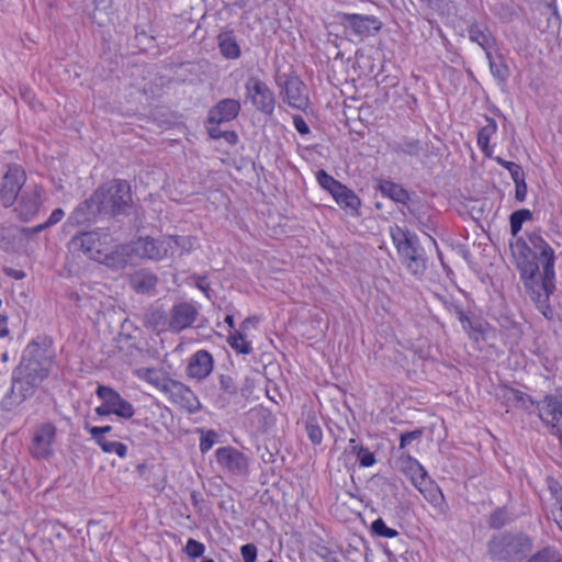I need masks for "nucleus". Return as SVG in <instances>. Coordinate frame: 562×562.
I'll return each mask as SVG.
<instances>
[{
  "label": "nucleus",
  "instance_id": "40",
  "mask_svg": "<svg viewBox=\"0 0 562 562\" xmlns=\"http://www.w3.org/2000/svg\"><path fill=\"white\" fill-rule=\"evenodd\" d=\"M352 452L356 456L358 462L363 468H369L375 464L376 459L372 451L369 448L363 446H353Z\"/></svg>",
  "mask_w": 562,
  "mask_h": 562
},
{
  "label": "nucleus",
  "instance_id": "8",
  "mask_svg": "<svg viewBox=\"0 0 562 562\" xmlns=\"http://www.w3.org/2000/svg\"><path fill=\"white\" fill-rule=\"evenodd\" d=\"M95 394L102 401V403L94 408L99 417L115 415L123 419H130L134 416L135 411L132 403L122 397L113 387L99 385L95 390Z\"/></svg>",
  "mask_w": 562,
  "mask_h": 562
},
{
  "label": "nucleus",
  "instance_id": "34",
  "mask_svg": "<svg viewBox=\"0 0 562 562\" xmlns=\"http://www.w3.org/2000/svg\"><path fill=\"white\" fill-rule=\"evenodd\" d=\"M145 416H144V425L146 427L157 428V416H162L164 413H169L167 406L162 405L158 401H154L148 405L143 407Z\"/></svg>",
  "mask_w": 562,
  "mask_h": 562
},
{
  "label": "nucleus",
  "instance_id": "28",
  "mask_svg": "<svg viewBox=\"0 0 562 562\" xmlns=\"http://www.w3.org/2000/svg\"><path fill=\"white\" fill-rule=\"evenodd\" d=\"M167 243L169 246V255H173L178 251L179 255L182 256L190 254L199 247V241L196 237L193 236L168 235Z\"/></svg>",
  "mask_w": 562,
  "mask_h": 562
},
{
  "label": "nucleus",
  "instance_id": "50",
  "mask_svg": "<svg viewBox=\"0 0 562 562\" xmlns=\"http://www.w3.org/2000/svg\"><path fill=\"white\" fill-rule=\"evenodd\" d=\"M240 554L244 562H256L258 550L254 543H247L241 546Z\"/></svg>",
  "mask_w": 562,
  "mask_h": 562
},
{
  "label": "nucleus",
  "instance_id": "58",
  "mask_svg": "<svg viewBox=\"0 0 562 562\" xmlns=\"http://www.w3.org/2000/svg\"><path fill=\"white\" fill-rule=\"evenodd\" d=\"M420 3H424L428 7H432L435 4V2H437L438 0H418Z\"/></svg>",
  "mask_w": 562,
  "mask_h": 562
},
{
  "label": "nucleus",
  "instance_id": "2",
  "mask_svg": "<svg viewBox=\"0 0 562 562\" xmlns=\"http://www.w3.org/2000/svg\"><path fill=\"white\" fill-rule=\"evenodd\" d=\"M68 247L69 250L81 251L89 259L113 270L125 268L130 260V246L114 245L112 235L101 229L76 234L70 239Z\"/></svg>",
  "mask_w": 562,
  "mask_h": 562
},
{
  "label": "nucleus",
  "instance_id": "24",
  "mask_svg": "<svg viewBox=\"0 0 562 562\" xmlns=\"http://www.w3.org/2000/svg\"><path fill=\"white\" fill-rule=\"evenodd\" d=\"M136 375L161 393L165 392L169 383L173 380L166 371L158 368H140L136 371Z\"/></svg>",
  "mask_w": 562,
  "mask_h": 562
},
{
  "label": "nucleus",
  "instance_id": "45",
  "mask_svg": "<svg viewBox=\"0 0 562 562\" xmlns=\"http://www.w3.org/2000/svg\"><path fill=\"white\" fill-rule=\"evenodd\" d=\"M305 430L313 445H321L323 440V430L314 419L306 420Z\"/></svg>",
  "mask_w": 562,
  "mask_h": 562
},
{
  "label": "nucleus",
  "instance_id": "14",
  "mask_svg": "<svg viewBox=\"0 0 562 562\" xmlns=\"http://www.w3.org/2000/svg\"><path fill=\"white\" fill-rule=\"evenodd\" d=\"M246 95L262 113L272 114L276 106L273 92L260 78L251 76L245 85Z\"/></svg>",
  "mask_w": 562,
  "mask_h": 562
},
{
  "label": "nucleus",
  "instance_id": "46",
  "mask_svg": "<svg viewBox=\"0 0 562 562\" xmlns=\"http://www.w3.org/2000/svg\"><path fill=\"white\" fill-rule=\"evenodd\" d=\"M217 440V434L214 430L202 431L200 438V451L204 454L209 452Z\"/></svg>",
  "mask_w": 562,
  "mask_h": 562
},
{
  "label": "nucleus",
  "instance_id": "38",
  "mask_svg": "<svg viewBox=\"0 0 562 562\" xmlns=\"http://www.w3.org/2000/svg\"><path fill=\"white\" fill-rule=\"evenodd\" d=\"M64 216H65L64 210L60 207H57L50 213V215L44 223H42L37 226H34L32 228H23L22 231L24 233H32V234L40 233V232L59 223L64 218Z\"/></svg>",
  "mask_w": 562,
  "mask_h": 562
},
{
  "label": "nucleus",
  "instance_id": "20",
  "mask_svg": "<svg viewBox=\"0 0 562 562\" xmlns=\"http://www.w3.org/2000/svg\"><path fill=\"white\" fill-rule=\"evenodd\" d=\"M85 429L104 453L116 454L121 459L126 458L128 452L127 446L120 441L109 440L105 437V434L113 429L111 425L90 426L87 424Z\"/></svg>",
  "mask_w": 562,
  "mask_h": 562
},
{
  "label": "nucleus",
  "instance_id": "16",
  "mask_svg": "<svg viewBox=\"0 0 562 562\" xmlns=\"http://www.w3.org/2000/svg\"><path fill=\"white\" fill-rule=\"evenodd\" d=\"M200 307L195 302H180L170 311L169 331L180 333L191 327L198 319Z\"/></svg>",
  "mask_w": 562,
  "mask_h": 562
},
{
  "label": "nucleus",
  "instance_id": "4",
  "mask_svg": "<svg viewBox=\"0 0 562 562\" xmlns=\"http://www.w3.org/2000/svg\"><path fill=\"white\" fill-rule=\"evenodd\" d=\"M532 549L533 539L522 531L499 532L487 542V553L497 562H521Z\"/></svg>",
  "mask_w": 562,
  "mask_h": 562
},
{
  "label": "nucleus",
  "instance_id": "52",
  "mask_svg": "<svg viewBox=\"0 0 562 562\" xmlns=\"http://www.w3.org/2000/svg\"><path fill=\"white\" fill-rule=\"evenodd\" d=\"M293 125L299 134L306 135L310 133V126L301 115L293 116Z\"/></svg>",
  "mask_w": 562,
  "mask_h": 562
},
{
  "label": "nucleus",
  "instance_id": "30",
  "mask_svg": "<svg viewBox=\"0 0 562 562\" xmlns=\"http://www.w3.org/2000/svg\"><path fill=\"white\" fill-rule=\"evenodd\" d=\"M170 318L161 308H151L145 316V325L155 331H169Z\"/></svg>",
  "mask_w": 562,
  "mask_h": 562
},
{
  "label": "nucleus",
  "instance_id": "64",
  "mask_svg": "<svg viewBox=\"0 0 562 562\" xmlns=\"http://www.w3.org/2000/svg\"><path fill=\"white\" fill-rule=\"evenodd\" d=\"M191 497H192L194 501H196V494H195V493H192V494H191Z\"/></svg>",
  "mask_w": 562,
  "mask_h": 562
},
{
  "label": "nucleus",
  "instance_id": "49",
  "mask_svg": "<svg viewBox=\"0 0 562 562\" xmlns=\"http://www.w3.org/2000/svg\"><path fill=\"white\" fill-rule=\"evenodd\" d=\"M488 60H490V69H491L492 75L495 78H497L498 80L505 81L508 77V67L503 63L497 64V63L493 61L492 57L488 58Z\"/></svg>",
  "mask_w": 562,
  "mask_h": 562
},
{
  "label": "nucleus",
  "instance_id": "10",
  "mask_svg": "<svg viewBox=\"0 0 562 562\" xmlns=\"http://www.w3.org/2000/svg\"><path fill=\"white\" fill-rule=\"evenodd\" d=\"M539 419L562 441V397L546 395L537 403Z\"/></svg>",
  "mask_w": 562,
  "mask_h": 562
},
{
  "label": "nucleus",
  "instance_id": "37",
  "mask_svg": "<svg viewBox=\"0 0 562 562\" xmlns=\"http://www.w3.org/2000/svg\"><path fill=\"white\" fill-rule=\"evenodd\" d=\"M316 180L319 187L327 191L330 195H333L335 191L342 184L324 169H319L316 172Z\"/></svg>",
  "mask_w": 562,
  "mask_h": 562
},
{
  "label": "nucleus",
  "instance_id": "56",
  "mask_svg": "<svg viewBox=\"0 0 562 562\" xmlns=\"http://www.w3.org/2000/svg\"><path fill=\"white\" fill-rule=\"evenodd\" d=\"M7 276L14 278L15 280H21L24 278L25 273L21 270H14L11 268L4 269Z\"/></svg>",
  "mask_w": 562,
  "mask_h": 562
},
{
  "label": "nucleus",
  "instance_id": "21",
  "mask_svg": "<svg viewBox=\"0 0 562 562\" xmlns=\"http://www.w3.org/2000/svg\"><path fill=\"white\" fill-rule=\"evenodd\" d=\"M240 112V103L235 99H223L210 109L206 125L220 126L235 120Z\"/></svg>",
  "mask_w": 562,
  "mask_h": 562
},
{
  "label": "nucleus",
  "instance_id": "43",
  "mask_svg": "<svg viewBox=\"0 0 562 562\" xmlns=\"http://www.w3.org/2000/svg\"><path fill=\"white\" fill-rule=\"evenodd\" d=\"M182 551L191 559L203 558V554L205 552V546L202 542L190 538L188 539Z\"/></svg>",
  "mask_w": 562,
  "mask_h": 562
},
{
  "label": "nucleus",
  "instance_id": "59",
  "mask_svg": "<svg viewBox=\"0 0 562 562\" xmlns=\"http://www.w3.org/2000/svg\"><path fill=\"white\" fill-rule=\"evenodd\" d=\"M270 499H271V497L269 496V494H263L262 498H261V503L267 504Z\"/></svg>",
  "mask_w": 562,
  "mask_h": 562
},
{
  "label": "nucleus",
  "instance_id": "29",
  "mask_svg": "<svg viewBox=\"0 0 562 562\" xmlns=\"http://www.w3.org/2000/svg\"><path fill=\"white\" fill-rule=\"evenodd\" d=\"M245 330L234 329L227 336V344L237 355H250L254 350L252 341L249 340Z\"/></svg>",
  "mask_w": 562,
  "mask_h": 562
},
{
  "label": "nucleus",
  "instance_id": "22",
  "mask_svg": "<svg viewBox=\"0 0 562 562\" xmlns=\"http://www.w3.org/2000/svg\"><path fill=\"white\" fill-rule=\"evenodd\" d=\"M213 368L214 359L211 352L200 349L189 358L187 374L191 379L202 381L212 373Z\"/></svg>",
  "mask_w": 562,
  "mask_h": 562
},
{
  "label": "nucleus",
  "instance_id": "17",
  "mask_svg": "<svg viewBox=\"0 0 562 562\" xmlns=\"http://www.w3.org/2000/svg\"><path fill=\"white\" fill-rule=\"evenodd\" d=\"M337 18L342 26L350 29L357 36H368L371 34V30L379 32L382 26L374 15L340 12Z\"/></svg>",
  "mask_w": 562,
  "mask_h": 562
},
{
  "label": "nucleus",
  "instance_id": "62",
  "mask_svg": "<svg viewBox=\"0 0 562 562\" xmlns=\"http://www.w3.org/2000/svg\"><path fill=\"white\" fill-rule=\"evenodd\" d=\"M201 562H215L212 558L203 557Z\"/></svg>",
  "mask_w": 562,
  "mask_h": 562
},
{
  "label": "nucleus",
  "instance_id": "1",
  "mask_svg": "<svg viewBox=\"0 0 562 562\" xmlns=\"http://www.w3.org/2000/svg\"><path fill=\"white\" fill-rule=\"evenodd\" d=\"M528 240L535 249L540 251L542 270L539 271V265L535 260L518 261L517 268L527 293L542 315L549 319L551 318L549 300L555 290L554 250L539 233L528 234Z\"/></svg>",
  "mask_w": 562,
  "mask_h": 562
},
{
  "label": "nucleus",
  "instance_id": "11",
  "mask_svg": "<svg viewBox=\"0 0 562 562\" xmlns=\"http://www.w3.org/2000/svg\"><path fill=\"white\" fill-rule=\"evenodd\" d=\"M43 194L44 190L41 186L23 190L13 205L16 218L25 223L33 221L43 206Z\"/></svg>",
  "mask_w": 562,
  "mask_h": 562
},
{
  "label": "nucleus",
  "instance_id": "31",
  "mask_svg": "<svg viewBox=\"0 0 562 562\" xmlns=\"http://www.w3.org/2000/svg\"><path fill=\"white\" fill-rule=\"evenodd\" d=\"M131 285L138 293H147L157 285V277L147 271H137L131 276Z\"/></svg>",
  "mask_w": 562,
  "mask_h": 562
},
{
  "label": "nucleus",
  "instance_id": "61",
  "mask_svg": "<svg viewBox=\"0 0 562 562\" xmlns=\"http://www.w3.org/2000/svg\"><path fill=\"white\" fill-rule=\"evenodd\" d=\"M8 359H9L8 352L2 353V356H1V360H2L3 362H7V361H8Z\"/></svg>",
  "mask_w": 562,
  "mask_h": 562
},
{
  "label": "nucleus",
  "instance_id": "35",
  "mask_svg": "<svg viewBox=\"0 0 562 562\" xmlns=\"http://www.w3.org/2000/svg\"><path fill=\"white\" fill-rule=\"evenodd\" d=\"M527 558V562H562V554L552 546H547Z\"/></svg>",
  "mask_w": 562,
  "mask_h": 562
},
{
  "label": "nucleus",
  "instance_id": "55",
  "mask_svg": "<svg viewBox=\"0 0 562 562\" xmlns=\"http://www.w3.org/2000/svg\"><path fill=\"white\" fill-rule=\"evenodd\" d=\"M195 285L200 291H202L205 294V296L210 297V295H209L210 285L206 282V277H198Z\"/></svg>",
  "mask_w": 562,
  "mask_h": 562
},
{
  "label": "nucleus",
  "instance_id": "32",
  "mask_svg": "<svg viewBox=\"0 0 562 562\" xmlns=\"http://www.w3.org/2000/svg\"><path fill=\"white\" fill-rule=\"evenodd\" d=\"M379 189L384 196H387L396 202H405L408 199L407 191L393 181H381Z\"/></svg>",
  "mask_w": 562,
  "mask_h": 562
},
{
  "label": "nucleus",
  "instance_id": "39",
  "mask_svg": "<svg viewBox=\"0 0 562 562\" xmlns=\"http://www.w3.org/2000/svg\"><path fill=\"white\" fill-rule=\"evenodd\" d=\"M206 131H207L209 136L212 139L224 138V140L228 145H232V146L236 145L238 143V139H239L238 134L235 131H224V132H222L220 130V126L206 125Z\"/></svg>",
  "mask_w": 562,
  "mask_h": 562
},
{
  "label": "nucleus",
  "instance_id": "9",
  "mask_svg": "<svg viewBox=\"0 0 562 562\" xmlns=\"http://www.w3.org/2000/svg\"><path fill=\"white\" fill-rule=\"evenodd\" d=\"M27 181L25 169L15 162L8 164L5 172L0 177V203L3 207H12L23 192Z\"/></svg>",
  "mask_w": 562,
  "mask_h": 562
},
{
  "label": "nucleus",
  "instance_id": "23",
  "mask_svg": "<svg viewBox=\"0 0 562 562\" xmlns=\"http://www.w3.org/2000/svg\"><path fill=\"white\" fill-rule=\"evenodd\" d=\"M485 124L477 132V147L481 153L487 158H495L494 146L491 145L492 138L496 135L498 126L494 119L486 117Z\"/></svg>",
  "mask_w": 562,
  "mask_h": 562
},
{
  "label": "nucleus",
  "instance_id": "33",
  "mask_svg": "<svg viewBox=\"0 0 562 562\" xmlns=\"http://www.w3.org/2000/svg\"><path fill=\"white\" fill-rule=\"evenodd\" d=\"M23 228L24 227L20 228V227L13 226V225H10V226L1 225L0 226V249H2L5 252L13 250L14 245H15L16 233L21 232L22 234H24V232L22 231ZM29 234L30 233H25V235H29Z\"/></svg>",
  "mask_w": 562,
  "mask_h": 562
},
{
  "label": "nucleus",
  "instance_id": "7",
  "mask_svg": "<svg viewBox=\"0 0 562 562\" xmlns=\"http://www.w3.org/2000/svg\"><path fill=\"white\" fill-rule=\"evenodd\" d=\"M57 427L53 422L34 426L29 443V453L35 460H48L55 453Z\"/></svg>",
  "mask_w": 562,
  "mask_h": 562
},
{
  "label": "nucleus",
  "instance_id": "13",
  "mask_svg": "<svg viewBox=\"0 0 562 562\" xmlns=\"http://www.w3.org/2000/svg\"><path fill=\"white\" fill-rule=\"evenodd\" d=\"M127 245L130 246V258L134 255L142 259L159 261L169 256L167 236L162 239H155L149 236L139 237Z\"/></svg>",
  "mask_w": 562,
  "mask_h": 562
},
{
  "label": "nucleus",
  "instance_id": "60",
  "mask_svg": "<svg viewBox=\"0 0 562 562\" xmlns=\"http://www.w3.org/2000/svg\"><path fill=\"white\" fill-rule=\"evenodd\" d=\"M350 495H351L352 497L357 496V494H355V493H351ZM358 496H359V499H360L361 502H364V496H366L364 494H358Z\"/></svg>",
  "mask_w": 562,
  "mask_h": 562
},
{
  "label": "nucleus",
  "instance_id": "57",
  "mask_svg": "<svg viewBox=\"0 0 562 562\" xmlns=\"http://www.w3.org/2000/svg\"><path fill=\"white\" fill-rule=\"evenodd\" d=\"M224 322L227 324V326L229 327L231 331L236 329L235 328V319H234V315L233 314H227L224 318Z\"/></svg>",
  "mask_w": 562,
  "mask_h": 562
},
{
  "label": "nucleus",
  "instance_id": "26",
  "mask_svg": "<svg viewBox=\"0 0 562 562\" xmlns=\"http://www.w3.org/2000/svg\"><path fill=\"white\" fill-rule=\"evenodd\" d=\"M220 52L226 59H237L241 50L233 31H223L217 36Z\"/></svg>",
  "mask_w": 562,
  "mask_h": 562
},
{
  "label": "nucleus",
  "instance_id": "47",
  "mask_svg": "<svg viewBox=\"0 0 562 562\" xmlns=\"http://www.w3.org/2000/svg\"><path fill=\"white\" fill-rule=\"evenodd\" d=\"M424 435L423 428H417L412 431L403 432L400 436V449H405L414 441L419 440Z\"/></svg>",
  "mask_w": 562,
  "mask_h": 562
},
{
  "label": "nucleus",
  "instance_id": "44",
  "mask_svg": "<svg viewBox=\"0 0 562 562\" xmlns=\"http://www.w3.org/2000/svg\"><path fill=\"white\" fill-rule=\"evenodd\" d=\"M371 529L376 536L387 539L395 538L398 535V532L395 529L386 526L382 518L375 519L371 525Z\"/></svg>",
  "mask_w": 562,
  "mask_h": 562
},
{
  "label": "nucleus",
  "instance_id": "25",
  "mask_svg": "<svg viewBox=\"0 0 562 562\" xmlns=\"http://www.w3.org/2000/svg\"><path fill=\"white\" fill-rule=\"evenodd\" d=\"M335 202L345 211L357 214L361 206L360 198L344 183L331 195Z\"/></svg>",
  "mask_w": 562,
  "mask_h": 562
},
{
  "label": "nucleus",
  "instance_id": "5",
  "mask_svg": "<svg viewBox=\"0 0 562 562\" xmlns=\"http://www.w3.org/2000/svg\"><path fill=\"white\" fill-rule=\"evenodd\" d=\"M53 341L46 337H38L27 344L24 349L22 362L13 372L14 383L18 375L21 374L22 368L30 370L33 379L43 380L48 376L54 363Z\"/></svg>",
  "mask_w": 562,
  "mask_h": 562
},
{
  "label": "nucleus",
  "instance_id": "42",
  "mask_svg": "<svg viewBox=\"0 0 562 562\" xmlns=\"http://www.w3.org/2000/svg\"><path fill=\"white\" fill-rule=\"evenodd\" d=\"M499 166H502L503 168H505L509 173H510V177L513 179V181H518L522 178H525V173L522 171V168L514 162V161H508V160H505L504 158L497 156L495 158H493Z\"/></svg>",
  "mask_w": 562,
  "mask_h": 562
},
{
  "label": "nucleus",
  "instance_id": "18",
  "mask_svg": "<svg viewBox=\"0 0 562 562\" xmlns=\"http://www.w3.org/2000/svg\"><path fill=\"white\" fill-rule=\"evenodd\" d=\"M284 100L297 110L306 111L310 105V98L305 83L294 75L286 76L283 85Z\"/></svg>",
  "mask_w": 562,
  "mask_h": 562
},
{
  "label": "nucleus",
  "instance_id": "48",
  "mask_svg": "<svg viewBox=\"0 0 562 562\" xmlns=\"http://www.w3.org/2000/svg\"><path fill=\"white\" fill-rule=\"evenodd\" d=\"M426 501L432 505L439 514H443L448 509L445 494H423Z\"/></svg>",
  "mask_w": 562,
  "mask_h": 562
},
{
  "label": "nucleus",
  "instance_id": "36",
  "mask_svg": "<svg viewBox=\"0 0 562 562\" xmlns=\"http://www.w3.org/2000/svg\"><path fill=\"white\" fill-rule=\"evenodd\" d=\"M532 218V213L528 209H521L518 211H515L509 216V225H510V232L515 236L517 235L522 227V224L527 221H530Z\"/></svg>",
  "mask_w": 562,
  "mask_h": 562
},
{
  "label": "nucleus",
  "instance_id": "54",
  "mask_svg": "<svg viewBox=\"0 0 562 562\" xmlns=\"http://www.w3.org/2000/svg\"><path fill=\"white\" fill-rule=\"evenodd\" d=\"M258 323L259 318L257 316H248L240 323L239 329L246 331L250 326H256Z\"/></svg>",
  "mask_w": 562,
  "mask_h": 562
},
{
  "label": "nucleus",
  "instance_id": "41",
  "mask_svg": "<svg viewBox=\"0 0 562 562\" xmlns=\"http://www.w3.org/2000/svg\"><path fill=\"white\" fill-rule=\"evenodd\" d=\"M510 520L506 507H498L490 515L488 526L492 529H501Z\"/></svg>",
  "mask_w": 562,
  "mask_h": 562
},
{
  "label": "nucleus",
  "instance_id": "19",
  "mask_svg": "<svg viewBox=\"0 0 562 562\" xmlns=\"http://www.w3.org/2000/svg\"><path fill=\"white\" fill-rule=\"evenodd\" d=\"M402 471L411 480L418 492H431L434 481L430 479L422 464L413 457L406 454L401 457Z\"/></svg>",
  "mask_w": 562,
  "mask_h": 562
},
{
  "label": "nucleus",
  "instance_id": "53",
  "mask_svg": "<svg viewBox=\"0 0 562 562\" xmlns=\"http://www.w3.org/2000/svg\"><path fill=\"white\" fill-rule=\"evenodd\" d=\"M10 335L8 316L5 314L0 313V339L5 338Z\"/></svg>",
  "mask_w": 562,
  "mask_h": 562
},
{
  "label": "nucleus",
  "instance_id": "51",
  "mask_svg": "<svg viewBox=\"0 0 562 562\" xmlns=\"http://www.w3.org/2000/svg\"><path fill=\"white\" fill-rule=\"evenodd\" d=\"M514 183H515V199L518 202H524L527 198V192H528L525 178H522L518 181H515Z\"/></svg>",
  "mask_w": 562,
  "mask_h": 562
},
{
  "label": "nucleus",
  "instance_id": "63",
  "mask_svg": "<svg viewBox=\"0 0 562 562\" xmlns=\"http://www.w3.org/2000/svg\"><path fill=\"white\" fill-rule=\"evenodd\" d=\"M561 517H562V505H561ZM559 524H560V528L562 530V519H561V521Z\"/></svg>",
  "mask_w": 562,
  "mask_h": 562
},
{
  "label": "nucleus",
  "instance_id": "12",
  "mask_svg": "<svg viewBox=\"0 0 562 562\" xmlns=\"http://www.w3.org/2000/svg\"><path fill=\"white\" fill-rule=\"evenodd\" d=\"M215 459L220 468L232 475L246 476L249 472L247 456L232 446L217 448Z\"/></svg>",
  "mask_w": 562,
  "mask_h": 562
},
{
  "label": "nucleus",
  "instance_id": "27",
  "mask_svg": "<svg viewBox=\"0 0 562 562\" xmlns=\"http://www.w3.org/2000/svg\"><path fill=\"white\" fill-rule=\"evenodd\" d=\"M469 37L471 42L480 45L485 52L487 58H491L490 49L495 45V38L490 30L481 24H472L468 29Z\"/></svg>",
  "mask_w": 562,
  "mask_h": 562
},
{
  "label": "nucleus",
  "instance_id": "3",
  "mask_svg": "<svg viewBox=\"0 0 562 562\" xmlns=\"http://www.w3.org/2000/svg\"><path fill=\"white\" fill-rule=\"evenodd\" d=\"M132 190L126 180L114 179L108 184L100 186L89 199L80 203L74 216L78 222L91 221V217L104 210L113 215L126 213L132 205Z\"/></svg>",
  "mask_w": 562,
  "mask_h": 562
},
{
  "label": "nucleus",
  "instance_id": "15",
  "mask_svg": "<svg viewBox=\"0 0 562 562\" xmlns=\"http://www.w3.org/2000/svg\"><path fill=\"white\" fill-rule=\"evenodd\" d=\"M162 394L171 404L189 414L201 409V403L195 393L180 381L172 380Z\"/></svg>",
  "mask_w": 562,
  "mask_h": 562
},
{
  "label": "nucleus",
  "instance_id": "6",
  "mask_svg": "<svg viewBox=\"0 0 562 562\" xmlns=\"http://www.w3.org/2000/svg\"><path fill=\"white\" fill-rule=\"evenodd\" d=\"M390 236L406 268L415 276L423 273L426 263L416 235L395 225L390 227Z\"/></svg>",
  "mask_w": 562,
  "mask_h": 562
}]
</instances>
